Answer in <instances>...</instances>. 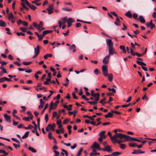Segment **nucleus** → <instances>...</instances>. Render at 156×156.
<instances>
[{
	"instance_id": "412c9836",
	"label": "nucleus",
	"mask_w": 156,
	"mask_h": 156,
	"mask_svg": "<svg viewBox=\"0 0 156 156\" xmlns=\"http://www.w3.org/2000/svg\"><path fill=\"white\" fill-rule=\"evenodd\" d=\"M100 94L99 93H94L92 95L94 97H95V99L96 101H98L99 100Z\"/></svg>"
},
{
	"instance_id": "2f4dec72",
	"label": "nucleus",
	"mask_w": 156,
	"mask_h": 156,
	"mask_svg": "<svg viewBox=\"0 0 156 156\" xmlns=\"http://www.w3.org/2000/svg\"><path fill=\"white\" fill-rule=\"evenodd\" d=\"M28 149L29 150L31 151L33 153H36L37 151L36 149L32 147H28Z\"/></svg>"
},
{
	"instance_id": "4d7b16f0",
	"label": "nucleus",
	"mask_w": 156,
	"mask_h": 156,
	"mask_svg": "<svg viewBox=\"0 0 156 156\" xmlns=\"http://www.w3.org/2000/svg\"><path fill=\"white\" fill-rule=\"evenodd\" d=\"M20 29L23 32H26V30H27L26 28H25V27H20Z\"/></svg>"
},
{
	"instance_id": "1a4fd4ad",
	"label": "nucleus",
	"mask_w": 156,
	"mask_h": 156,
	"mask_svg": "<svg viewBox=\"0 0 156 156\" xmlns=\"http://www.w3.org/2000/svg\"><path fill=\"white\" fill-rule=\"evenodd\" d=\"M53 5H51L49 6L48 8L47 9L48 13L49 14L52 13L54 12Z\"/></svg>"
},
{
	"instance_id": "f03ea898",
	"label": "nucleus",
	"mask_w": 156,
	"mask_h": 156,
	"mask_svg": "<svg viewBox=\"0 0 156 156\" xmlns=\"http://www.w3.org/2000/svg\"><path fill=\"white\" fill-rule=\"evenodd\" d=\"M125 136V134H123L121 133H116L113 136V138L114 139V141L116 140V139H117V138H119L121 140L122 139L124 138Z\"/></svg>"
},
{
	"instance_id": "423d86ee",
	"label": "nucleus",
	"mask_w": 156,
	"mask_h": 156,
	"mask_svg": "<svg viewBox=\"0 0 156 156\" xmlns=\"http://www.w3.org/2000/svg\"><path fill=\"white\" fill-rule=\"evenodd\" d=\"M109 55H112L114 54H116V52L115 51V50L113 48V47L108 48Z\"/></svg>"
},
{
	"instance_id": "f3484780",
	"label": "nucleus",
	"mask_w": 156,
	"mask_h": 156,
	"mask_svg": "<svg viewBox=\"0 0 156 156\" xmlns=\"http://www.w3.org/2000/svg\"><path fill=\"white\" fill-rule=\"evenodd\" d=\"M138 20H139L140 22L142 23H144L145 22L144 17L141 15L139 16Z\"/></svg>"
},
{
	"instance_id": "a878e982",
	"label": "nucleus",
	"mask_w": 156,
	"mask_h": 156,
	"mask_svg": "<svg viewBox=\"0 0 156 156\" xmlns=\"http://www.w3.org/2000/svg\"><path fill=\"white\" fill-rule=\"evenodd\" d=\"M6 25L5 22L2 20H0V26L2 27H5Z\"/></svg>"
},
{
	"instance_id": "9b49d317",
	"label": "nucleus",
	"mask_w": 156,
	"mask_h": 156,
	"mask_svg": "<svg viewBox=\"0 0 156 156\" xmlns=\"http://www.w3.org/2000/svg\"><path fill=\"white\" fill-rule=\"evenodd\" d=\"M41 48V47L39 45H37L36 48H34V54L37 55L40 53V49Z\"/></svg>"
},
{
	"instance_id": "a19ab883",
	"label": "nucleus",
	"mask_w": 156,
	"mask_h": 156,
	"mask_svg": "<svg viewBox=\"0 0 156 156\" xmlns=\"http://www.w3.org/2000/svg\"><path fill=\"white\" fill-rule=\"evenodd\" d=\"M25 4H26L25 2H22L21 3V5L24 9H26L27 10H28L29 9V8L26 6L25 5Z\"/></svg>"
},
{
	"instance_id": "4c0bfd02",
	"label": "nucleus",
	"mask_w": 156,
	"mask_h": 156,
	"mask_svg": "<svg viewBox=\"0 0 156 156\" xmlns=\"http://www.w3.org/2000/svg\"><path fill=\"white\" fill-rule=\"evenodd\" d=\"M62 9L63 10L67 12H69L71 11V9L68 8L66 7H63L62 8Z\"/></svg>"
},
{
	"instance_id": "3c124183",
	"label": "nucleus",
	"mask_w": 156,
	"mask_h": 156,
	"mask_svg": "<svg viewBox=\"0 0 156 156\" xmlns=\"http://www.w3.org/2000/svg\"><path fill=\"white\" fill-rule=\"evenodd\" d=\"M106 99L105 98H104L103 99L101 100L99 102L101 103L102 104L104 105L106 103L104 102V101Z\"/></svg>"
},
{
	"instance_id": "7ed1b4c3",
	"label": "nucleus",
	"mask_w": 156,
	"mask_h": 156,
	"mask_svg": "<svg viewBox=\"0 0 156 156\" xmlns=\"http://www.w3.org/2000/svg\"><path fill=\"white\" fill-rule=\"evenodd\" d=\"M8 18L9 20L11 21L12 23H14L15 22V19L16 18L13 16V13L12 12H10L9 14Z\"/></svg>"
},
{
	"instance_id": "20e7f679",
	"label": "nucleus",
	"mask_w": 156,
	"mask_h": 156,
	"mask_svg": "<svg viewBox=\"0 0 156 156\" xmlns=\"http://www.w3.org/2000/svg\"><path fill=\"white\" fill-rule=\"evenodd\" d=\"M58 102L59 101H56L54 104H53L52 102H51L50 104V109L51 110L52 109H55Z\"/></svg>"
},
{
	"instance_id": "7c9ffc66",
	"label": "nucleus",
	"mask_w": 156,
	"mask_h": 156,
	"mask_svg": "<svg viewBox=\"0 0 156 156\" xmlns=\"http://www.w3.org/2000/svg\"><path fill=\"white\" fill-rule=\"evenodd\" d=\"M125 15L126 16L129 18H132V14L130 11L127 12L125 13Z\"/></svg>"
},
{
	"instance_id": "bf43d9fd",
	"label": "nucleus",
	"mask_w": 156,
	"mask_h": 156,
	"mask_svg": "<svg viewBox=\"0 0 156 156\" xmlns=\"http://www.w3.org/2000/svg\"><path fill=\"white\" fill-rule=\"evenodd\" d=\"M23 119L25 121H29V116H27V117H25L23 118Z\"/></svg>"
},
{
	"instance_id": "338daca9",
	"label": "nucleus",
	"mask_w": 156,
	"mask_h": 156,
	"mask_svg": "<svg viewBox=\"0 0 156 156\" xmlns=\"http://www.w3.org/2000/svg\"><path fill=\"white\" fill-rule=\"evenodd\" d=\"M57 113L56 112H54L53 113L52 118H55L57 115Z\"/></svg>"
},
{
	"instance_id": "a211bd4d",
	"label": "nucleus",
	"mask_w": 156,
	"mask_h": 156,
	"mask_svg": "<svg viewBox=\"0 0 156 156\" xmlns=\"http://www.w3.org/2000/svg\"><path fill=\"white\" fill-rule=\"evenodd\" d=\"M6 80L7 81H11V80L6 77H4L0 78V83H2L4 82Z\"/></svg>"
},
{
	"instance_id": "ea45409f",
	"label": "nucleus",
	"mask_w": 156,
	"mask_h": 156,
	"mask_svg": "<svg viewBox=\"0 0 156 156\" xmlns=\"http://www.w3.org/2000/svg\"><path fill=\"white\" fill-rule=\"evenodd\" d=\"M83 150V148L82 147L80 148L77 154V156H80L81 154V152H82Z\"/></svg>"
},
{
	"instance_id": "c756f323",
	"label": "nucleus",
	"mask_w": 156,
	"mask_h": 156,
	"mask_svg": "<svg viewBox=\"0 0 156 156\" xmlns=\"http://www.w3.org/2000/svg\"><path fill=\"white\" fill-rule=\"evenodd\" d=\"M129 145L130 147H135L137 146V144L133 142L130 143L129 144Z\"/></svg>"
},
{
	"instance_id": "8fccbe9b",
	"label": "nucleus",
	"mask_w": 156,
	"mask_h": 156,
	"mask_svg": "<svg viewBox=\"0 0 156 156\" xmlns=\"http://www.w3.org/2000/svg\"><path fill=\"white\" fill-rule=\"evenodd\" d=\"M48 138L50 139H53L54 137L52 136V133L51 132H49L48 134Z\"/></svg>"
},
{
	"instance_id": "603ef678",
	"label": "nucleus",
	"mask_w": 156,
	"mask_h": 156,
	"mask_svg": "<svg viewBox=\"0 0 156 156\" xmlns=\"http://www.w3.org/2000/svg\"><path fill=\"white\" fill-rule=\"evenodd\" d=\"M64 108H66L67 110H71L72 109V108H69L68 106L66 105H64L63 106Z\"/></svg>"
},
{
	"instance_id": "6ab92c4d",
	"label": "nucleus",
	"mask_w": 156,
	"mask_h": 156,
	"mask_svg": "<svg viewBox=\"0 0 156 156\" xmlns=\"http://www.w3.org/2000/svg\"><path fill=\"white\" fill-rule=\"evenodd\" d=\"M4 118L8 122H10V117L6 113H5L4 115Z\"/></svg>"
},
{
	"instance_id": "4468645a",
	"label": "nucleus",
	"mask_w": 156,
	"mask_h": 156,
	"mask_svg": "<svg viewBox=\"0 0 156 156\" xmlns=\"http://www.w3.org/2000/svg\"><path fill=\"white\" fill-rule=\"evenodd\" d=\"M109 56L108 55H107L103 59V62L104 64H107L108 62V60Z\"/></svg>"
},
{
	"instance_id": "f704fd0d",
	"label": "nucleus",
	"mask_w": 156,
	"mask_h": 156,
	"mask_svg": "<svg viewBox=\"0 0 156 156\" xmlns=\"http://www.w3.org/2000/svg\"><path fill=\"white\" fill-rule=\"evenodd\" d=\"M0 69L2 70V72L4 73H7V72L6 69L4 68L2 66H0Z\"/></svg>"
},
{
	"instance_id": "0e129e2a",
	"label": "nucleus",
	"mask_w": 156,
	"mask_h": 156,
	"mask_svg": "<svg viewBox=\"0 0 156 156\" xmlns=\"http://www.w3.org/2000/svg\"><path fill=\"white\" fill-rule=\"evenodd\" d=\"M137 16H138V15L136 13H134L133 14V17L135 19H137Z\"/></svg>"
},
{
	"instance_id": "c03bdc74",
	"label": "nucleus",
	"mask_w": 156,
	"mask_h": 156,
	"mask_svg": "<svg viewBox=\"0 0 156 156\" xmlns=\"http://www.w3.org/2000/svg\"><path fill=\"white\" fill-rule=\"evenodd\" d=\"M124 142H125L124 140H118V139H116V140L114 141V143L117 142L119 144H120L121 143Z\"/></svg>"
},
{
	"instance_id": "9d476101",
	"label": "nucleus",
	"mask_w": 156,
	"mask_h": 156,
	"mask_svg": "<svg viewBox=\"0 0 156 156\" xmlns=\"http://www.w3.org/2000/svg\"><path fill=\"white\" fill-rule=\"evenodd\" d=\"M37 29L40 31H41L44 29L43 27V23L42 22H40L39 25L37 26Z\"/></svg>"
},
{
	"instance_id": "cd10ccee",
	"label": "nucleus",
	"mask_w": 156,
	"mask_h": 156,
	"mask_svg": "<svg viewBox=\"0 0 156 156\" xmlns=\"http://www.w3.org/2000/svg\"><path fill=\"white\" fill-rule=\"evenodd\" d=\"M136 62L139 65H140L141 66L144 65V66H145L146 65V63H144V62H143L142 61H140L139 60H137L136 61Z\"/></svg>"
},
{
	"instance_id": "c85d7f7f",
	"label": "nucleus",
	"mask_w": 156,
	"mask_h": 156,
	"mask_svg": "<svg viewBox=\"0 0 156 156\" xmlns=\"http://www.w3.org/2000/svg\"><path fill=\"white\" fill-rule=\"evenodd\" d=\"M108 135L110 137L111 140H112V142L114 144V139L113 138V136H112L111 133L110 132H108Z\"/></svg>"
},
{
	"instance_id": "774afa93",
	"label": "nucleus",
	"mask_w": 156,
	"mask_h": 156,
	"mask_svg": "<svg viewBox=\"0 0 156 156\" xmlns=\"http://www.w3.org/2000/svg\"><path fill=\"white\" fill-rule=\"evenodd\" d=\"M76 46L74 44H73L72 46L69 48V49L70 50H73L74 48H75Z\"/></svg>"
},
{
	"instance_id": "680f3d73",
	"label": "nucleus",
	"mask_w": 156,
	"mask_h": 156,
	"mask_svg": "<svg viewBox=\"0 0 156 156\" xmlns=\"http://www.w3.org/2000/svg\"><path fill=\"white\" fill-rule=\"evenodd\" d=\"M108 89L109 91H112L114 93H115L116 92V90L114 88H108Z\"/></svg>"
},
{
	"instance_id": "58836bf2",
	"label": "nucleus",
	"mask_w": 156,
	"mask_h": 156,
	"mask_svg": "<svg viewBox=\"0 0 156 156\" xmlns=\"http://www.w3.org/2000/svg\"><path fill=\"white\" fill-rule=\"evenodd\" d=\"M94 72V74L96 75H98L99 73H101L98 69H96Z\"/></svg>"
},
{
	"instance_id": "5fc2aeb1",
	"label": "nucleus",
	"mask_w": 156,
	"mask_h": 156,
	"mask_svg": "<svg viewBox=\"0 0 156 156\" xmlns=\"http://www.w3.org/2000/svg\"><path fill=\"white\" fill-rule=\"evenodd\" d=\"M105 133V131H102L100 132V133L99 134V135L100 136H103Z\"/></svg>"
},
{
	"instance_id": "e2e57ef3",
	"label": "nucleus",
	"mask_w": 156,
	"mask_h": 156,
	"mask_svg": "<svg viewBox=\"0 0 156 156\" xmlns=\"http://www.w3.org/2000/svg\"><path fill=\"white\" fill-rule=\"evenodd\" d=\"M16 34L18 36H20V35L24 36L25 35V34H24L21 32H17Z\"/></svg>"
},
{
	"instance_id": "e433bc0d",
	"label": "nucleus",
	"mask_w": 156,
	"mask_h": 156,
	"mask_svg": "<svg viewBox=\"0 0 156 156\" xmlns=\"http://www.w3.org/2000/svg\"><path fill=\"white\" fill-rule=\"evenodd\" d=\"M29 132H26L23 136L22 137V138L24 139L26 138H27L28 137V135H29Z\"/></svg>"
},
{
	"instance_id": "13d9d810",
	"label": "nucleus",
	"mask_w": 156,
	"mask_h": 156,
	"mask_svg": "<svg viewBox=\"0 0 156 156\" xmlns=\"http://www.w3.org/2000/svg\"><path fill=\"white\" fill-rule=\"evenodd\" d=\"M77 147L76 144L75 143L73 144V146H71L70 148L72 149H74Z\"/></svg>"
},
{
	"instance_id": "052dcab7",
	"label": "nucleus",
	"mask_w": 156,
	"mask_h": 156,
	"mask_svg": "<svg viewBox=\"0 0 156 156\" xmlns=\"http://www.w3.org/2000/svg\"><path fill=\"white\" fill-rule=\"evenodd\" d=\"M69 80L67 78L66 80V83L64 84V85L65 86H67L69 84Z\"/></svg>"
},
{
	"instance_id": "aec40b11",
	"label": "nucleus",
	"mask_w": 156,
	"mask_h": 156,
	"mask_svg": "<svg viewBox=\"0 0 156 156\" xmlns=\"http://www.w3.org/2000/svg\"><path fill=\"white\" fill-rule=\"evenodd\" d=\"M124 138H125L124 140L125 142L129 140L132 141V137H131L130 136L126 135H125V137Z\"/></svg>"
},
{
	"instance_id": "72a5a7b5",
	"label": "nucleus",
	"mask_w": 156,
	"mask_h": 156,
	"mask_svg": "<svg viewBox=\"0 0 156 156\" xmlns=\"http://www.w3.org/2000/svg\"><path fill=\"white\" fill-rule=\"evenodd\" d=\"M74 21L75 20L73 19L70 18L67 19V23H72L74 22Z\"/></svg>"
},
{
	"instance_id": "4be33fe9",
	"label": "nucleus",
	"mask_w": 156,
	"mask_h": 156,
	"mask_svg": "<svg viewBox=\"0 0 156 156\" xmlns=\"http://www.w3.org/2000/svg\"><path fill=\"white\" fill-rule=\"evenodd\" d=\"M40 105L38 106V108L40 109L41 108H42L44 105V102L43 101L42 99H40Z\"/></svg>"
},
{
	"instance_id": "39448f33",
	"label": "nucleus",
	"mask_w": 156,
	"mask_h": 156,
	"mask_svg": "<svg viewBox=\"0 0 156 156\" xmlns=\"http://www.w3.org/2000/svg\"><path fill=\"white\" fill-rule=\"evenodd\" d=\"M93 148L97 149L99 150H101L102 149L100 148V145L96 142H94L91 147V148Z\"/></svg>"
},
{
	"instance_id": "6e6552de",
	"label": "nucleus",
	"mask_w": 156,
	"mask_h": 156,
	"mask_svg": "<svg viewBox=\"0 0 156 156\" xmlns=\"http://www.w3.org/2000/svg\"><path fill=\"white\" fill-rule=\"evenodd\" d=\"M106 42L108 45V48L113 47V43L111 39H107L106 40Z\"/></svg>"
},
{
	"instance_id": "0eeeda50",
	"label": "nucleus",
	"mask_w": 156,
	"mask_h": 156,
	"mask_svg": "<svg viewBox=\"0 0 156 156\" xmlns=\"http://www.w3.org/2000/svg\"><path fill=\"white\" fill-rule=\"evenodd\" d=\"M102 150L104 151H107L108 152H111L112 151V149L111 148V147L109 145H107L105 146Z\"/></svg>"
},
{
	"instance_id": "2eb2a0df",
	"label": "nucleus",
	"mask_w": 156,
	"mask_h": 156,
	"mask_svg": "<svg viewBox=\"0 0 156 156\" xmlns=\"http://www.w3.org/2000/svg\"><path fill=\"white\" fill-rule=\"evenodd\" d=\"M26 4L31 9L33 10H35L37 7L33 5L30 4L28 1H26Z\"/></svg>"
},
{
	"instance_id": "a18cd8bd",
	"label": "nucleus",
	"mask_w": 156,
	"mask_h": 156,
	"mask_svg": "<svg viewBox=\"0 0 156 156\" xmlns=\"http://www.w3.org/2000/svg\"><path fill=\"white\" fill-rule=\"evenodd\" d=\"M120 154V152H119L116 151V152H113L112 154V156H118V155H119Z\"/></svg>"
},
{
	"instance_id": "5701e85b",
	"label": "nucleus",
	"mask_w": 156,
	"mask_h": 156,
	"mask_svg": "<svg viewBox=\"0 0 156 156\" xmlns=\"http://www.w3.org/2000/svg\"><path fill=\"white\" fill-rule=\"evenodd\" d=\"M114 24L117 26H119L121 25L119 23V19L117 17L116 20L114 22Z\"/></svg>"
},
{
	"instance_id": "ddd939ff",
	"label": "nucleus",
	"mask_w": 156,
	"mask_h": 156,
	"mask_svg": "<svg viewBox=\"0 0 156 156\" xmlns=\"http://www.w3.org/2000/svg\"><path fill=\"white\" fill-rule=\"evenodd\" d=\"M55 126V124L53 123L52 125L51 124H48V126L50 130L54 131V130Z\"/></svg>"
},
{
	"instance_id": "79ce46f5",
	"label": "nucleus",
	"mask_w": 156,
	"mask_h": 156,
	"mask_svg": "<svg viewBox=\"0 0 156 156\" xmlns=\"http://www.w3.org/2000/svg\"><path fill=\"white\" fill-rule=\"evenodd\" d=\"M52 56V55L51 54H47L44 56V58L46 59L48 57H51Z\"/></svg>"
},
{
	"instance_id": "c9c22d12",
	"label": "nucleus",
	"mask_w": 156,
	"mask_h": 156,
	"mask_svg": "<svg viewBox=\"0 0 156 156\" xmlns=\"http://www.w3.org/2000/svg\"><path fill=\"white\" fill-rule=\"evenodd\" d=\"M108 78L110 81H112L113 79V75L112 74H109L108 76Z\"/></svg>"
},
{
	"instance_id": "37998d69",
	"label": "nucleus",
	"mask_w": 156,
	"mask_h": 156,
	"mask_svg": "<svg viewBox=\"0 0 156 156\" xmlns=\"http://www.w3.org/2000/svg\"><path fill=\"white\" fill-rule=\"evenodd\" d=\"M126 147V145L124 144H120V147L122 149H124Z\"/></svg>"
},
{
	"instance_id": "6e6d98bb",
	"label": "nucleus",
	"mask_w": 156,
	"mask_h": 156,
	"mask_svg": "<svg viewBox=\"0 0 156 156\" xmlns=\"http://www.w3.org/2000/svg\"><path fill=\"white\" fill-rule=\"evenodd\" d=\"M44 119L46 121V122H47L48 120V114L46 113L45 114L44 117Z\"/></svg>"
},
{
	"instance_id": "69168bd1",
	"label": "nucleus",
	"mask_w": 156,
	"mask_h": 156,
	"mask_svg": "<svg viewBox=\"0 0 156 156\" xmlns=\"http://www.w3.org/2000/svg\"><path fill=\"white\" fill-rule=\"evenodd\" d=\"M54 152L55 153V156H58V155L59 154V153L55 150H54Z\"/></svg>"
},
{
	"instance_id": "f8f14e48",
	"label": "nucleus",
	"mask_w": 156,
	"mask_h": 156,
	"mask_svg": "<svg viewBox=\"0 0 156 156\" xmlns=\"http://www.w3.org/2000/svg\"><path fill=\"white\" fill-rule=\"evenodd\" d=\"M100 120L101 119L100 118H98L97 119L96 121L99 122L97 124H96L95 122L94 121H92L90 122V124L94 126H97L101 123V122L100 121Z\"/></svg>"
},
{
	"instance_id": "b1692460",
	"label": "nucleus",
	"mask_w": 156,
	"mask_h": 156,
	"mask_svg": "<svg viewBox=\"0 0 156 156\" xmlns=\"http://www.w3.org/2000/svg\"><path fill=\"white\" fill-rule=\"evenodd\" d=\"M113 116V113L112 112H109L107 114L105 115V118H107L110 117H112Z\"/></svg>"
},
{
	"instance_id": "bb28decb",
	"label": "nucleus",
	"mask_w": 156,
	"mask_h": 156,
	"mask_svg": "<svg viewBox=\"0 0 156 156\" xmlns=\"http://www.w3.org/2000/svg\"><path fill=\"white\" fill-rule=\"evenodd\" d=\"M56 132L58 134H59L61 133H64V130L63 128H61L60 129H57Z\"/></svg>"
},
{
	"instance_id": "f257e3e1",
	"label": "nucleus",
	"mask_w": 156,
	"mask_h": 156,
	"mask_svg": "<svg viewBox=\"0 0 156 156\" xmlns=\"http://www.w3.org/2000/svg\"><path fill=\"white\" fill-rule=\"evenodd\" d=\"M102 69L103 75L105 76H107L108 74L107 65H103L102 67Z\"/></svg>"
},
{
	"instance_id": "09e8293b",
	"label": "nucleus",
	"mask_w": 156,
	"mask_h": 156,
	"mask_svg": "<svg viewBox=\"0 0 156 156\" xmlns=\"http://www.w3.org/2000/svg\"><path fill=\"white\" fill-rule=\"evenodd\" d=\"M32 63V62H23V64L25 65H28Z\"/></svg>"
},
{
	"instance_id": "dca6fc26",
	"label": "nucleus",
	"mask_w": 156,
	"mask_h": 156,
	"mask_svg": "<svg viewBox=\"0 0 156 156\" xmlns=\"http://www.w3.org/2000/svg\"><path fill=\"white\" fill-rule=\"evenodd\" d=\"M146 25L147 27H150L151 29H152L155 27L154 25L153 24L152 20H151L149 23H147Z\"/></svg>"
},
{
	"instance_id": "393cba45",
	"label": "nucleus",
	"mask_w": 156,
	"mask_h": 156,
	"mask_svg": "<svg viewBox=\"0 0 156 156\" xmlns=\"http://www.w3.org/2000/svg\"><path fill=\"white\" fill-rule=\"evenodd\" d=\"M58 126V127L61 128L62 127V121L61 119L58 120L56 122Z\"/></svg>"
},
{
	"instance_id": "de8ad7c7",
	"label": "nucleus",
	"mask_w": 156,
	"mask_h": 156,
	"mask_svg": "<svg viewBox=\"0 0 156 156\" xmlns=\"http://www.w3.org/2000/svg\"><path fill=\"white\" fill-rule=\"evenodd\" d=\"M48 104H47L45 105L44 109L42 110V111L41 113V114H43L45 110L46 109L48 108Z\"/></svg>"
},
{
	"instance_id": "864d4df0",
	"label": "nucleus",
	"mask_w": 156,
	"mask_h": 156,
	"mask_svg": "<svg viewBox=\"0 0 156 156\" xmlns=\"http://www.w3.org/2000/svg\"><path fill=\"white\" fill-rule=\"evenodd\" d=\"M130 53L133 56H134L136 55V52H135L133 49L132 48L130 49Z\"/></svg>"
},
{
	"instance_id": "49530a36",
	"label": "nucleus",
	"mask_w": 156,
	"mask_h": 156,
	"mask_svg": "<svg viewBox=\"0 0 156 156\" xmlns=\"http://www.w3.org/2000/svg\"><path fill=\"white\" fill-rule=\"evenodd\" d=\"M51 32V31L50 30H45L43 31V35H44V36L45 35Z\"/></svg>"
},
{
	"instance_id": "473e14b6",
	"label": "nucleus",
	"mask_w": 156,
	"mask_h": 156,
	"mask_svg": "<svg viewBox=\"0 0 156 156\" xmlns=\"http://www.w3.org/2000/svg\"><path fill=\"white\" fill-rule=\"evenodd\" d=\"M120 48L122 50L123 53L125 54L126 52L125 47L124 46L121 45L120 46Z\"/></svg>"
}]
</instances>
